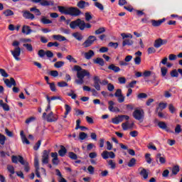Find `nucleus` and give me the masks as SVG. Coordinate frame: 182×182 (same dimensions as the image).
<instances>
[{"label":"nucleus","mask_w":182,"mask_h":182,"mask_svg":"<svg viewBox=\"0 0 182 182\" xmlns=\"http://www.w3.org/2000/svg\"><path fill=\"white\" fill-rule=\"evenodd\" d=\"M58 9L60 14L64 15H70V16H79L82 15V11L77 7H65L63 6H58Z\"/></svg>","instance_id":"obj_1"},{"label":"nucleus","mask_w":182,"mask_h":182,"mask_svg":"<svg viewBox=\"0 0 182 182\" xmlns=\"http://www.w3.org/2000/svg\"><path fill=\"white\" fill-rule=\"evenodd\" d=\"M79 28L80 31H85V28L90 29L92 28V24L89 23H85V21L77 18L75 21H73L70 23V28L71 29H76V28Z\"/></svg>","instance_id":"obj_2"},{"label":"nucleus","mask_w":182,"mask_h":182,"mask_svg":"<svg viewBox=\"0 0 182 182\" xmlns=\"http://www.w3.org/2000/svg\"><path fill=\"white\" fill-rule=\"evenodd\" d=\"M19 41H14L12 43V46H15L14 50H11V53L18 62L21 60L19 56H21V48L19 47Z\"/></svg>","instance_id":"obj_3"},{"label":"nucleus","mask_w":182,"mask_h":182,"mask_svg":"<svg viewBox=\"0 0 182 182\" xmlns=\"http://www.w3.org/2000/svg\"><path fill=\"white\" fill-rule=\"evenodd\" d=\"M4 83L6 85V86H7V87H12V86H14L13 87V92L14 93H18L19 92V88H18V87H15L16 86V81H15V79H14V77H11L10 80L9 79H4Z\"/></svg>","instance_id":"obj_4"},{"label":"nucleus","mask_w":182,"mask_h":182,"mask_svg":"<svg viewBox=\"0 0 182 182\" xmlns=\"http://www.w3.org/2000/svg\"><path fill=\"white\" fill-rule=\"evenodd\" d=\"M132 116L136 120H143V119H144V110L135 109L132 114Z\"/></svg>","instance_id":"obj_5"},{"label":"nucleus","mask_w":182,"mask_h":182,"mask_svg":"<svg viewBox=\"0 0 182 182\" xmlns=\"http://www.w3.org/2000/svg\"><path fill=\"white\" fill-rule=\"evenodd\" d=\"M31 2H33L34 4H40L41 6H53V5H55L53 1L47 0H31Z\"/></svg>","instance_id":"obj_6"},{"label":"nucleus","mask_w":182,"mask_h":182,"mask_svg":"<svg viewBox=\"0 0 182 182\" xmlns=\"http://www.w3.org/2000/svg\"><path fill=\"white\" fill-rule=\"evenodd\" d=\"M96 36H90L87 39L82 43V46L84 48H89L93 45V43L97 41Z\"/></svg>","instance_id":"obj_7"},{"label":"nucleus","mask_w":182,"mask_h":182,"mask_svg":"<svg viewBox=\"0 0 182 182\" xmlns=\"http://www.w3.org/2000/svg\"><path fill=\"white\" fill-rule=\"evenodd\" d=\"M167 39L158 38L155 40L154 46L156 49H159V48H161V46H163V45H167Z\"/></svg>","instance_id":"obj_8"},{"label":"nucleus","mask_w":182,"mask_h":182,"mask_svg":"<svg viewBox=\"0 0 182 182\" xmlns=\"http://www.w3.org/2000/svg\"><path fill=\"white\" fill-rule=\"evenodd\" d=\"M49 154H50V151L44 150L42 155V163L43 164H48L49 163Z\"/></svg>","instance_id":"obj_9"},{"label":"nucleus","mask_w":182,"mask_h":182,"mask_svg":"<svg viewBox=\"0 0 182 182\" xmlns=\"http://www.w3.org/2000/svg\"><path fill=\"white\" fill-rule=\"evenodd\" d=\"M19 159L18 161L22 166H24V171L26 173H29L31 168L29 167V163L23 159V156H18Z\"/></svg>","instance_id":"obj_10"},{"label":"nucleus","mask_w":182,"mask_h":182,"mask_svg":"<svg viewBox=\"0 0 182 182\" xmlns=\"http://www.w3.org/2000/svg\"><path fill=\"white\" fill-rule=\"evenodd\" d=\"M85 76H87L88 77L90 76V73L87 70H82L80 72L77 73V77L78 79H85Z\"/></svg>","instance_id":"obj_11"},{"label":"nucleus","mask_w":182,"mask_h":182,"mask_svg":"<svg viewBox=\"0 0 182 182\" xmlns=\"http://www.w3.org/2000/svg\"><path fill=\"white\" fill-rule=\"evenodd\" d=\"M158 127L159 129H161L162 130H165V132H167V133H173V131L170 130V128L167 127V124L164 122H158Z\"/></svg>","instance_id":"obj_12"},{"label":"nucleus","mask_w":182,"mask_h":182,"mask_svg":"<svg viewBox=\"0 0 182 182\" xmlns=\"http://www.w3.org/2000/svg\"><path fill=\"white\" fill-rule=\"evenodd\" d=\"M94 84L93 87L96 89V90H100V78L98 76H94L93 77Z\"/></svg>","instance_id":"obj_13"},{"label":"nucleus","mask_w":182,"mask_h":182,"mask_svg":"<svg viewBox=\"0 0 182 182\" xmlns=\"http://www.w3.org/2000/svg\"><path fill=\"white\" fill-rule=\"evenodd\" d=\"M21 32L25 35H31L32 33V29H31V26L24 25L22 27Z\"/></svg>","instance_id":"obj_14"},{"label":"nucleus","mask_w":182,"mask_h":182,"mask_svg":"<svg viewBox=\"0 0 182 182\" xmlns=\"http://www.w3.org/2000/svg\"><path fill=\"white\" fill-rule=\"evenodd\" d=\"M165 21H166L165 18L158 20V21L157 20H151L152 26H154V27L160 26V25H161V23H163Z\"/></svg>","instance_id":"obj_15"},{"label":"nucleus","mask_w":182,"mask_h":182,"mask_svg":"<svg viewBox=\"0 0 182 182\" xmlns=\"http://www.w3.org/2000/svg\"><path fill=\"white\" fill-rule=\"evenodd\" d=\"M23 16L26 19H31V20L35 19V15H33V14H32L28 11H26L23 12Z\"/></svg>","instance_id":"obj_16"},{"label":"nucleus","mask_w":182,"mask_h":182,"mask_svg":"<svg viewBox=\"0 0 182 182\" xmlns=\"http://www.w3.org/2000/svg\"><path fill=\"white\" fill-rule=\"evenodd\" d=\"M60 149L58 151V154L60 157H65L68 153V149L63 145L60 146Z\"/></svg>","instance_id":"obj_17"},{"label":"nucleus","mask_w":182,"mask_h":182,"mask_svg":"<svg viewBox=\"0 0 182 182\" xmlns=\"http://www.w3.org/2000/svg\"><path fill=\"white\" fill-rule=\"evenodd\" d=\"M58 120V118L53 116V112H50L47 115V122H49L50 123H52L53 122H56Z\"/></svg>","instance_id":"obj_18"},{"label":"nucleus","mask_w":182,"mask_h":182,"mask_svg":"<svg viewBox=\"0 0 182 182\" xmlns=\"http://www.w3.org/2000/svg\"><path fill=\"white\" fill-rule=\"evenodd\" d=\"M109 70H112L114 73H119L120 72V68L119 66L114 65V64H111L108 66Z\"/></svg>","instance_id":"obj_19"},{"label":"nucleus","mask_w":182,"mask_h":182,"mask_svg":"<svg viewBox=\"0 0 182 182\" xmlns=\"http://www.w3.org/2000/svg\"><path fill=\"white\" fill-rule=\"evenodd\" d=\"M140 176L143 177L144 180H147L149 178V172H147V169L142 168L141 171L139 172Z\"/></svg>","instance_id":"obj_20"},{"label":"nucleus","mask_w":182,"mask_h":182,"mask_svg":"<svg viewBox=\"0 0 182 182\" xmlns=\"http://www.w3.org/2000/svg\"><path fill=\"white\" fill-rule=\"evenodd\" d=\"M133 43H134V42L133 41V40H132V38H125L122 42V46L123 47L126 46H132Z\"/></svg>","instance_id":"obj_21"},{"label":"nucleus","mask_w":182,"mask_h":182,"mask_svg":"<svg viewBox=\"0 0 182 182\" xmlns=\"http://www.w3.org/2000/svg\"><path fill=\"white\" fill-rule=\"evenodd\" d=\"M94 63L96 65H100V66H105V60L102 58H97L93 60Z\"/></svg>","instance_id":"obj_22"},{"label":"nucleus","mask_w":182,"mask_h":182,"mask_svg":"<svg viewBox=\"0 0 182 182\" xmlns=\"http://www.w3.org/2000/svg\"><path fill=\"white\" fill-rule=\"evenodd\" d=\"M92 56H95V51L92 50H90L87 53H85V58L87 60H89V59H92Z\"/></svg>","instance_id":"obj_23"},{"label":"nucleus","mask_w":182,"mask_h":182,"mask_svg":"<svg viewBox=\"0 0 182 182\" xmlns=\"http://www.w3.org/2000/svg\"><path fill=\"white\" fill-rule=\"evenodd\" d=\"M53 38L55 41H59L60 42H65V41H66V38L60 35H53Z\"/></svg>","instance_id":"obj_24"},{"label":"nucleus","mask_w":182,"mask_h":182,"mask_svg":"<svg viewBox=\"0 0 182 182\" xmlns=\"http://www.w3.org/2000/svg\"><path fill=\"white\" fill-rule=\"evenodd\" d=\"M179 171H180V166H178V165H176L172 168V174L171 176H177Z\"/></svg>","instance_id":"obj_25"},{"label":"nucleus","mask_w":182,"mask_h":182,"mask_svg":"<svg viewBox=\"0 0 182 182\" xmlns=\"http://www.w3.org/2000/svg\"><path fill=\"white\" fill-rule=\"evenodd\" d=\"M41 23H43V25H49V23H52V21L46 18V17L43 16L41 19Z\"/></svg>","instance_id":"obj_26"},{"label":"nucleus","mask_w":182,"mask_h":182,"mask_svg":"<svg viewBox=\"0 0 182 182\" xmlns=\"http://www.w3.org/2000/svg\"><path fill=\"white\" fill-rule=\"evenodd\" d=\"M108 109L109 110V112H116V109H114V107L113 106H114V102L110 100L108 102Z\"/></svg>","instance_id":"obj_27"},{"label":"nucleus","mask_w":182,"mask_h":182,"mask_svg":"<svg viewBox=\"0 0 182 182\" xmlns=\"http://www.w3.org/2000/svg\"><path fill=\"white\" fill-rule=\"evenodd\" d=\"M73 36L77 39V41H82L83 39V36L78 32L73 33Z\"/></svg>","instance_id":"obj_28"},{"label":"nucleus","mask_w":182,"mask_h":182,"mask_svg":"<svg viewBox=\"0 0 182 182\" xmlns=\"http://www.w3.org/2000/svg\"><path fill=\"white\" fill-rule=\"evenodd\" d=\"M166 107H167V103L161 102L159 103V107L156 108V112H159V110H161V112L162 110H164Z\"/></svg>","instance_id":"obj_29"},{"label":"nucleus","mask_w":182,"mask_h":182,"mask_svg":"<svg viewBox=\"0 0 182 182\" xmlns=\"http://www.w3.org/2000/svg\"><path fill=\"white\" fill-rule=\"evenodd\" d=\"M156 159H159L161 164H164L166 163V158L161 156V154H157Z\"/></svg>","instance_id":"obj_30"},{"label":"nucleus","mask_w":182,"mask_h":182,"mask_svg":"<svg viewBox=\"0 0 182 182\" xmlns=\"http://www.w3.org/2000/svg\"><path fill=\"white\" fill-rule=\"evenodd\" d=\"M65 117H66V116H68V114H69V113H70V112L72 111V107H70V106L68 104L65 105Z\"/></svg>","instance_id":"obj_31"},{"label":"nucleus","mask_w":182,"mask_h":182,"mask_svg":"<svg viewBox=\"0 0 182 182\" xmlns=\"http://www.w3.org/2000/svg\"><path fill=\"white\" fill-rule=\"evenodd\" d=\"M77 8H79V9H85V8H86L85 6V1L80 0V1H78L77 4Z\"/></svg>","instance_id":"obj_32"},{"label":"nucleus","mask_w":182,"mask_h":182,"mask_svg":"<svg viewBox=\"0 0 182 182\" xmlns=\"http://www.w3.org/2000/svg\"><path fill=\"white\" fill-rule=\"evenodd\" d=\"M95 6L100 9V11H105V6L101 3H99L97 1L94 3Z\"/></svg>","instance_id":"obj_33"},{"label":"nucleus","mask_w":182,"mask_h":182,"mask_svg":"<svg viewBox=\"0 0 182 182\" xmlns=\"http://www.w3.org/2000/svg\"><path fill=\"white\" fill-rule=\"evenodd\" d=\"M64 65H65V62H63V61H58V62H56L54 64V68H56L57 69H59V68L63 67Z\"/></svg>","instance_id":"obj_34"},{"label":"nucleus","mask_w":182,"mask_h":182,"mask_svg":"<svg viewBox=\"0 0 182 182\" xmlns=\"http://www.w3.org/2000/svg\"><path fill=\"white\" fill-rule=\"evenodd\" d=\"M136 165V159L132 158L127 164L128 167H134Z\"/></svg>","instance_id":"obj_35"},{"label":"nucleus","mask_w":182,"mask_h":182,"mask_svg":"<svg viewBox=\"0 0 182 182\" xmlns=\"http://www.w3.org/2000/svg\"><path fill=\"white\" fill-rule=\"evenodd\" d=\"M3 14L5 15V16H13L14 14V11H12V10L7 9L3 12Z\"/></svg>","instance_id":"obj_36"},{"label":"nucleus","mask_w":182,"mask_h":182,"mask_svg":"<svg viewBox=\"0 0 182 182\" xmlns=\"http://www.w3.org/2000/svg\"><path fill=\"white\" fill-rule=\"evenodd\" d=\"M130 125V122L129 121H127L126 122H124L122 124V130H129V126Z\"/></svg>","instance_id":"obj_37"},{"label":"nucleus","mask_w":182,"mask_h":182,"mask_svg":"<svg viewBox=\"0 0 182 182\" xmlns=\"http://www.w3.org/2000/svg\"><path fill=\"white\" fill-rule=\"evenodd\" d=\"M6 141V136L5 135L0 133V144L4 146L5 144V141Z\"/></svg>","instance_id":"obj_38"},{"label":"nucleus","mask_w":182,"mask_h":182,"mask_svg":"<svg viewBox=\"0 0 182 182\" xmlns=\"http://www.w3.org/2000/svg\"><path fill=\"white\" fill-rule=\"evenodd\" d=\"M23 46L26 48L28 50V52H32L33 50V47L32 46V44L26 43L23 44Z\"/></svg>","instance_id":"obj_39"},{"label":"nucleus","mask_w":182,"mask_h":182,"mask_svg":"<svg viewBox=\"0 0 182 182\" xmlns=\"http://www.w3.org/2000/svg\"><path fill=\"white\" fill-rule=\"evenodd\" d=\"M104 32H106V28H105V27H101L95 31V35H100Z\"/></svg>","instance_id":"obj_40"},{"label":"nucleus","mask_w":182,"mask_h":182,"mask_svg":"<svg viewBox=\"0 0 182 182\" xmlns=\"http://www.w3.org/2000/svg\"><path fill=\"white\" fill-rule=\"evenodd\" d=\"M41 144H42V140H38L37 143L33 146V150L38 151L39 150V147H41Z\"/></svg>","instance_id":"obj_41"},{"label":"nucleus","mask_w":182,"mask_h":182,"mask_svg":"<svg viewBox=\"0 0 182 182\" xmlns=\"http://www.w3.org/2000/svg\"><path fill=\"white\" fill-rule=\"evenodd\" d=\"M68 156L71 160H77V155L73 152H69Z\"/></svg>","instance_id":"obj_42"},{"label":"nucleus","mask_w":182,"mask_h":182,"mask_svg":"<svg viewBox=\"0 0 182 182\" xmlns=\"http://www.w3.org/2000/svg\"><path fill=\"white\" fill-rule=\"evenodd\" d=\"M19 156H18L15 155L12 156H11L12 163H14V164H18V161L19 162Z\"/></svg>","instance_id":"obj_43"},{"label":"nucleus","mask_w":182,"mask_h":182,"mask_svg":"<svg viewBox=\"0 0 182 182\" xmlns=\"http://www.w3.org/2000/svg\"><path fill=\"white\" fill-rule=\"evenodd\" d=\"M85 21L87 22H89V21H91V19H93V16H92V14H90V12H86L85 14Z\"/></svg>","instance_id":"obj_44"},{"label":"nucleus","mask_w":182,"mask_h":182,"mask_svg":"<svg viewBox=\"0 0 182 182\" xmlns=\"http://www.w3.org/2000/svg\"><path fill=\"white\" fill-rule=\"evenodd\" d=\"M170 75H171V77H178V70L175 69V70L171 71Z\"/></svg>","instance_id":"obj_45"},{"label":"nucleus","mask_w":182,"mask_h":182,"mask_svg":"<svg viewBox=\"0 0 182 182\" xmlns=\"http://www.w3.org/2000/svg\"><path fill=\"white\" fill-rule=\"evenodd\" d=\"M168 71V70L167 69V68L166 67H162L161 68V76L163 77H164V76H166V75H167V72Z\"/></svg>","instance_id":"obj_46"},{"label":"nucleus","mask_w":182,"mask_h":182,"mask_svg":"<svg viewBox=\"0 0 182 182\" xmlns=\"http://www.w3.org/2000/svg\"><path fill=\"white\" fill-rule=\"evenodd\" d=\"M0 74L3 77H9V74L4 69L0 68Z\"/></svg>","instance_id":"obj_47"},{"label":"nucleus","mask_w":182,"mask_h":182,"mask_svg":"<svg viewBox=\"0 0 182 182\" xmlns=\"http://www.w3.org/2000/svg\"><path fill=\"white\" fill-rule=\"evenodd\" d=\"M108 166H110V168H112V170H114V168H116V163L112 159L108 161Z\"/></svg>","instance_id":"obj_48"},{"label":"nucleus","mask_w":182,"mask_h":182,"mask_svg":"<svg viewBox=\"0 0 182 182\" xmlns=\"http://www.w3.org/2000/svg\"><path fill=\"white\" fill-rule=\"evenodd\" d=\"M7 170L9 171V173H11V174H15V168H14V166L8 165Z\"/></svg>","instance_id":"obj_49"},{"label":"nucleus","mask_w":182,"mask_h":182,"mask_svg":"<svg viewBox=\"0 0 182 182\" xmlns=\"http://www.w3.org/2000/svg\"><path fill=\"white\" fill-rule=\"evenodd\" d=\"M67 60H69L70 62H73V63H77V60L75 59V58H73L71 55H68L66 57Z\"/></svg>","instance_id":"obj_50"},{"label":"nucleus","mask_w":182,"mask_h":182,"mask_svg":"<svg viewBox=\"0 0 182 182\" xmlns=\"http://www.w3.org/2000/svg\"><path fill=\"white\" fill-rule=\"evenodd\" d=\"M121 36L122 38V39H127V38H130V39H132L133 38V36L130 33H121Z\"/></svg>","instance_id":"obj_51"},{"label":"nucleus","mask_w":182,"mask_h":182,"mask_svg":"<svg viewBox=\"0 0 182 182\" xmlns=\"http://www.w3.org/2000/svg\"><path fill=\"white\" fill-rule=\"evenodd\" d=\"M102 159H104V160H107V159H109V151H104L102 154H101Z\"/></svg>","instance_id":"obj_52"},{"label":"nucleus","mask_w":182,"mask_h":182,"mask_svg":"<svg viewBox=\"0 0 182 182\" xmlns=\"http://www.w3.org/2000/svg\"><path fill=\"white\" fill-rule=\"evenodd\" d=\"M48 85H50L51 92H56V85H55V82H48Z\"/></svg>","instance_id":"obj_53"},{"label":"nucleus","mask_w":182,"mask_h":182,"mask_svg":"<svg viewBox=\"0 0 182 182\" xmlns=\"http://www.w3.org/2000/svg\"><path fill=\"white\" fill-rule=\"evenodd\" d=\"M134 62L135 63V65H140V63H141V57H135L134 58Z\"/></svg>","instance_id":"obj_54"},{"label":"nucleus","mask_w":182,"mask_h":182,"mask_svg":"<svg viewBox=\"0 0 182 182\" xmlns=\"http://www.w3.org/2000/svg\"><path fill=\"white\" fill-rule=\"evenodd\" d=\"M48 48H52V46H55V48H58L59 46V43L58 42H49L47 45Z\"/></svg>","instance_id":"obj_55"},{"label":"nucleus","mask_w":182,"mask_h":182,"mask_svg":"<svg viewBox=\"0 0 182 182\" xmlns=\"http://www.w3.org/2000/svg\"><path fill=\"white\" fill-rule=\"evenodd\" d=\"M58 86L59 87H66L69 86V85L66 82L63 81V82H58Z\"/></svg>","instance_id":"obj_56"},{"label":"nucleus","mask_w":182,"mask_h":182,"mask_svg":"<svg viewBox=\"0 0 182 182\" xmlns=\"http://www.w3.org/2000/svg\"><path fill=\"white\" fill-rule=\"evenodd\" d=\"M79 137L80 140H85L87 137V134L85 132H80Z\"/></svg>","instance_id":"obj_57"},{"label":"nucleus","mask_w":182,"mask_h":182,"mask_svg":"<svg viewBox=\"0 0 182 182\" xmlns=\"http://www.w3.org/2000/svg\"><path fill=\"white\" fill-rule=\"evenodd\" d=\"M151 154H146L145 155V159L146 160V163H148V164H151V158L150 157Z\"/></svg>","instance_id":"obj_58"},{"label":"nucleus","mask_w":182,"mask_h":182,"mask_svg":"<svg viewBox=\"0 0 182 182\" xmlns=\"http://www.w3.org/2000/svg\"><path fill=\"white\" fill-rule=\"evenodd\" d=\"M45 55H46V52H45V50H38V56L41 58H45Z\"/></svg>","instance_id":"obj_59"},{"label":"nucleus","mask_w":182,"mask_h":182,"mask_svg":"<svg viewBox=\"0 0 182 182\" xmlns=\"http://www.w3.org/2000/svg\"><path fill=\"white\" fill-rule=\"evenodd\" d=\"M137 98L138 99H146V98H147V94H146L144 92L139 93L137 95Z\"/></svg>","instance_id":"obj_60"},{"label":"nucleus","mask_w":182,"mask_h":182,"mask_svg":"<svg viewBox=\"0 0 182 182\" xmlns=\"http://www.w3.org/2000/svg\"><path fill=\"white\" fill-rule=\"evenodd\" d=\"M122 95H123L122 93V89H117L114 93L115 97H119Z\"/></svg>","instance_id":"obj_61"},{"label":"nucleus","mask_w":182,"mask_h":182,"mask_svg":"<svg viewBox=\"0 0 182 182\" xmlns=\"http://www.w3.org/2000/svg\"><path fill=\"white\" fill-rule=\"evenodd\" d=\"M148 55H151V53H156V48L154 47H150L147 50Z\"/></svg>","instance_id":"obj_62"},{"label":"nucleus","mask_w":182,"mask_h":182,"mask_svg":"<svg viewBox=\"0 0 182 182\" xmlns=\"http://www.w3.org/2000/svg\"><path fill=\"white\" fill-rule=\"evenodd\" d=\"M87 171H89V173L91 175L95 174V167L92 166H89L87 168Z\"/></svg>","instance_id":"obj_63"},{"label":"nucleus","mask_w":182,"mask_h":182,"mask_svg":"<svg viewBox=\"0 0 182 182\" xmlns=\"http://www.w3.org/2000/svg\"><path fill=\"white\" fill-rule=\"evenodd\" d=\"M75 82L77 85H83V83H85V80H83V78H78L75 80Z\"/></svg>","instance_id":"obj_64"}]
</instances>
